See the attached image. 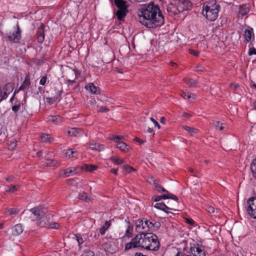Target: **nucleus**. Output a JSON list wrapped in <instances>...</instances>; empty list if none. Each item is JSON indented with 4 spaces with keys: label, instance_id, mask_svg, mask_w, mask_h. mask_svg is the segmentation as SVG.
Returning <instances> with one entry per match:
<instances>
[{
    "label": "nucleus",
    "instance_id": "1",
    "mask_svg": "<svg viewBox=\"0 0 256 256\" xmlns=\"http://www.w3.org/2000/svg\"><path fill=\"white\" fill-rule=\"evenodd\" d=\"M137 12L140 22L147 28H154L164 23V18L160 8L153 2L144 5Z\"/></svg>",
    "mask_w": 256,
    "mask_h": 256
},
{
    "label": "nucleus",
    "instance_id": "2",
    "mask_svg": "<svg viewBox=\"0 0 256 256\" xmlns=\"http://www.w3.org/2000/svg\"><path fill=\"white\" fill-rule=\"evenodd\" d=\"M192 6V3L190 0H170L166 10L170 15L172 16L190 10Z\"/></svg>",
    "mask_w": 256,
    "mask_h": 256
},
{
    "label": "nucleus",
    "instance_id": "3",
    "mask_svg": "<svg viewBox=\"0 0 256 256\" xmlns=\"http://www.w3.org/2000/svg\"><path fill=\"white\" fill-rule=\"evenodd\" d=\"M30 212V215H33V216H30V218L32 220H36L38 226L46 228L49 225L50 217L46 214L42 206L31 208Z\"/></svg>",
    "mask_w": 256,
    "mask_h": 256
},
{
    "label": "nucleus",
    "instance_id": "4",
    "mask_svg": "<svg viewBox=\"0 0 256 256\" xmlns=\"http://www.w3.org/2000/svg\"><path fill=\"white\" fill-rule=\"evenodd\" d=\"M136 230L140 234L150 233L149 232H153L158 229L160 224L152 223L149 220H138L136 223Z\"/></svg>",
    "mask_w": 256,
    "mask_h": 256
},
{
    "label": "nucleus",
    "instance_id": "5",
    "mask_svg": "<svg viewBox=\"0 0 256 256\" xmlns=\"http://www.w3.org/2000/svg\"><path fill=\"white\" fill-rule=\"evenodd\" d=\"M144 249L156 251L159 249L160 242L158 236L153 233L144 234Z\"/></svg>",
    "mask_w": 256,
    "mask_h": 256
},
{
    "label": "nucleus",
    "instance_id": "6",
    "mask_svg": "<svg viewBox=\"0 0 256 256\" xmlns=\"http://www.w3.org/2000/svg\"><path fill=\"white\" fill-rule=\"evenodd\" d=\"M220 8V6L216 4V3L212 6L210 4H204L202 14L208 20L214 21L218 17Z\"/></svg>",
    "mask_w": 256,
    "mask_h": 256
},
{
    "label": "nucleus",
    "instance_id": "7",
    "mask_svg": "<svg viewBox=\"0 0 256 256\" xmlns=\"http://www.w3.org/2000/svg\"><path fill=\"white\" fill-rule=\"evenodd\" d=\"M136 248H141L144 249V234H137L132 240L130 242L125 245V250Z\"/></svg>",
    "mask_w": 256,
    "mask_h": 256
},
{
    "label": "nucleus",
    "instance_id": "8",
    "mask_svg": "<svg viewBox=\"0 0 256 256\" xmlns=\"http://www.w3.org/2000/svg\"><path fill=\"white\" fill-rule=\"evenodd\" d=\"M176 256H206V254L201 248L192 246L190 248V252L188 254H186L184 252L179 251Z\"/></svg>",
    "mask_w": 256,
    "mask_h": 256
},
{
    "label": "nucleus",
    "instance_id": "9",
    "mask_svg": "<svg viewBox=\"0 0 256 256\" xmlns=\"http://www.w3.org/2000/svg\"><path fill=\"white\" fill-rule=\"evenodd\" d=\"M246 210L250 216L256 218V197H251L248 200Z\"/></svg>",
    "mask_w": 256,
    "mask_h": 256
},
{
    "label": "nucleus",
    "instance_id": "10",
    "mask_svg": "<svg viewBox=\"0 0 256 256\" xmlns=\"http://www.w3.org/2000/svg\"><path fill=\"white\" fill-rule=\"evenodd\" d=\"M13 89L14 84L10 82L6 84L3 88L0 86V102L7 98Z\"/></svg>",
    "mask_w": 256,
    "mask_h": 256
},
{
    "label": "nucleus",
    "instance_id": "11",
    "mask_svg": "<svg viewBox=\"0 0 256 256\" xmlns=\"http://www.w3.org/2000/svg\"><path fill=\"white\" fill-rule=\"evenodd\" d=\"M21 30L18 24L16 25V30L12 32H10L8 34V40L14 43L19 42L21 39Z\"/></svg>",
    "mask_w": 256,
    "mask_h": 256
},
{
    "label": "nucleus",
    "instance_id": "12",
    "mask_svg": "<svg viewBox=\"0 0 256 256\" xmlns=\"http://www.w3.org/2000/svg\"><path fill=\"white\" fill-rule=\"evenodd\" d=\"M102 246L104 250L110 254H114L118 250L116 240L107 242L103 244Z\"/></svg>",
    "mask_w": 256,
    "mask_h": 256
},
{
    "label": "nucleus",
    "instance_id": "13",
    "mask_svg": "<svg viewBox=\"0 0 256 256\" xmlns=\"http://www.w3.org/2000/svg\"><path fill=\"white\" fill-rule=\"evenodd\" d=\"M123 137V136H112L111 139L114 140L116 142V147L120 150L127 152L128 150L130 147L125 142L120 141V140Z\"/></svg>",
    "mask_w": 256,
    "mask_h": 256
},
{
    "label": "nucleus",
    "instance_id": "14",
    "mask_svg": "<svg viewBox=\"0 0 256 256\" xmlns=\"http://www.w3.org/2000/svg\"><path fill=\"white\" fill-rule=\"evenodd\" d=\"M238 17L242 18L246 15L250 10V6L248 4H244L239 6Z\"/></svg>",
    "mask_w": 256,
    "mask_h": 256
},
{
    "label": "nucleus",
    "instance_id": "15",
    "mask_svg": "<svg viewBox=\"0 0 256 256\" xmlns=\"http://www.w3.org/2000/svg\"><path fill=\"white\" fill-rule=\"evenodd\" d=\"M170 198L174 200L176 202H178V198L176 196L172 194H164L162 196H152V199L155 202H158L160 200L162 199H168Z\"/></svg>",
    "mask_w": 256,
    "mask_h": 256
},
{
    "label": "nucleus",
    "instance_id": "16",
    "mask_svg": "<svg viewBox=\"0 0 256 256\" xmlns=\"http://www.w3.org/2000/svg\"><path fill=\"white\" fill-rule=\"evenodd\" d=\"M44 39V26L42 24L41 26L38 28L37 30V40L38 42L42 43Z\"/></svg>",
    "mask_w": 256,
    "mask_h": 256
},
{
    "label": "nucleus",
    "instance_id": "17",
    "mask_svg": "<svg viewBox=\"0 0 256 256\" xmlns=\"http://www.w3.org/2000/svg\"><path fill=\"white\" fill-rule=\"evenodd\" d=\"M168 204H169L170 206H166L164 203L158 202L155 204L154 207L157 209L162 210L166 213H168V210H172L174 208H172L173 206L170 204H168Z\"/></svg>",
    "mask_w": 256,
    "mask_h": 256
},
{
    "label": "nucleus",
    "instance_id": "18",
    "mask_svg": "<svg viewBox=\"0 0 256 256\" xmlns=\"http://www.w3.org/2000/svg\"><path fill=\"white\" fill-rule=\"evenodd\" d=\"M24 231L22 224H17L12 228V233L13 236H16L21 234Z\"/></svg>",
    "mask_w": 256,
    "mask_h": 256
},
{
    "label": "nucleus",
    "instance_id": "19",
    "mask_svg": "<svg viewBox=\"0 0 256 256\" xmlns=\"http://www.w3.org/2000/svg\"><path fill=\"white\" fill-rule=\"evenodd\" d=\"M76 167H72L62 170L60 172V176L62 177H68L76 170Z\"/></svg>",
    "mask_w": 256,
    "mask_h": 256
},
{
    "label": "nucleus",
    "instance_id": "20",
    "mask_svg": "<svg viewBox=\"0 0 256 256\" xmlns=\"http://www.w3.org/2000/svg\"><path fill=\"white\" fill-rule=\"evenodd\" d=\"M87 90H88L92 94H100V89L96 86L93 83L89 84L86 86Z\"/></svg>",
    "mask_w": 256,
    "mask_h": 256
},
{
    "label": "nucleus",
    "instance_id": "21",
    "mask_svg": "<svg viewBox=\"0 0 256 256\" xmlns=\"http://www.w3.org/2000/svg\"><path fill=\"white\" fill-rule=\"evenodd\" d=\"M62 90H57L56 95L52 98H46V102L49 104H54L61 96Z\"/></svg>",
    "mask_w": 256,
    "mask_h": 256
},
{
    "label": "nucleus",
    "instance_id": "22",
    "mask_svg": "<svg viewBox=\"0 0 256 256\" xmlns=\"http://www.w3.org/2000/svg\"><path fill=\"white\" fill-rule=\"evenodd\" d=\"M254 36L253 30L252 28L246 29L244 31V37L245 40L247 42H250L251 40L252 37Z\"/></svg>",
    "mask_w": 256,
    "mask_h": 256
},
{
    "label": "nucleus",
    "instance_id": "23",
    "mask_svg": "<svg viewBox=\"0 0 256 256\" xmlns=\"http://www.w3.org/2000/svg\"><path fill=\"white\" fill-rule=\"evenodd\" d=\"M82 132L79 128H72L68 132V134L71 136L78 137L82 136Z\"/></svg>",
    "mask_w": 256,
    "mask_h": 256
},
{
    "label": "nucleus",
    "instance_id": "24",
    "mask_svg": "<svg viewBox=\"0 0 256 256\" xmlns=\"http://www.w3.org/2000/svg\"><path fill=\"white\" fill-rule=\"evenodd\" d=\"M128 12V8H122V10H118L116 12V15L118 17V20L120 21L123 20L124 18L126 16Z\"/></svg>",
    "mask_w": 256,
    "mask_h": 256
},
{
    "label": "nucleus",
    "instance_id": "25",
    "mask_svg": "<svg viewBox=\"0 0 256 256\" xmlns=\"http://www.w3.org/2000/svg\"><path fill=\"white\" fill-rule=\"evenodd\" d=\"M40 140L42 142H51L54 140V138L50 134H42L40 136Z\"/></svg>",
    "mask_w": 256,
    "mask_h": 256
},
{
    "label": "nucleus",
    "instance_id": "26",
    "mask_svg": "<svg viewBox=\"0 0 256 256\" xmlns=\"http://www.w3.org/2000/svg\"><path fill=\"white\" fill-rule=\"evenodd\" d=\"M30 84V76L29 75H27L24 79L22 86L20 87L18 90H24L29 86Z\"/></svg>",
    "mask_w": 256,
    "mask_h": 256
},
{
    "label": "nucleus",
    "instance_id": "27",
    "mask_svg": "<svg viewBox=\"0 0 256 256\" xmlns=\"http://www.w3.org/2000/svg\"><path fill=\"white\" fill-rule=\"evenodd\" d=\"M98 168L97 166L92 164H85L81 167V169L86 172H92Z\"/></svg>",
    "mask_w": 256,
    "mask_h": 256
},
{
    "label": "nucleus",
    "instance_id": "28",
    "mask_svg": "<svg viewBox=\"0 0 256 256\" xmlns=\"http://www.w3.org/2000/svg\"><path fill=\"white\" fill-rule=\"evenodd\" d=\"M125 222L128 224V228H126L125 236L128 238L131 236L133 232V225L130 222V221L125 220Z\"/></svg>",
    "mask_w": 256,
    "mask_h": 256
},
{
    "label": "nucleus",
    "instance_id": "29",
    "mask_svg": "<svg viewBox=\"0 0 256 256\" xmlns=\"http://www.w3.org/2000/svg\"><path fill=\"white\" fill-rule=\"evenodd\" d=\"M90 148L92 150L100 152L104 150V146L98 143H92L90 145Z\"/></svg>",
    "mask_w": 256,
    "mask_h": 256
},
{
    "label": "nucleus",
    "instance_id": "30",
    "mask_svg": "<svg viewBox=\"0 0 256 256\" xmlns=\"http://www.w3.org/2000/svg\"><path fill=\"white\" fill-rule=\"evenodd\" d=\"M111 226L110 220L106 221L104 224L100 228V232L102 236L105 234L106 232Z\"/></svg>",
    "mask_w": 256,
    "mask_h": 256
},
{
    "label": "nucleus",
    "instance_id": "31",
    "mask_svg": "<svg viewBox=\"0 0 256 256\" xmlns=\"http://www.w3.org/2000/svg\"><path fill=\"white\" fill-rule=\"evenodd\" d=\"M116 6L118 8V10H122V8H128L126 3L123 0H114Z\"/></svg>",
    "mask_w": 256,
    "mask_h": 256
},
{
    "label": "nucleus",
    "instance_id": "32",
    "mask_svg": "<svg viewBox=\"0 0 256 256\" xmlns=\"http://www.w3.org/2000/svg\"><path fill=\"white\" fill-rule=\"evenodd\" d=\"M184 81L189 86L192 87H194L197 84V82L192 78H184Z\"/></svg>",
    "mask_w": 256,
    "mask_h": 256
},
{
    "label": "nucleus",
    "instance_id": "33",
    "mask_svg": "<svg viewBox=\"0 0 256 256\" xmlns=\"http://www.w3.org/2000/svg\"><path fill=\"white\" fill-rule=\"evenodd\" d=\"M20 188L18 184L17 185H10L8 186V188L6 190V192H14L17 191Z\"/></svg>",
    "mask_w": 256,
    "mask_h": 256
},
{
    "label": "nucleus",
    "instance_id": "34",
    "mask_svg": "<svg viewBox=\"0 0 256 256\" xmlns=\"http://www.w3.org/2000/svg\"><path fill=\"white\" fill-rule=\"evenodd\" d=\"M44 165L48 166H58V162L55 160L48 159Z\"/></svg>",
    "mask_w": 256,
    "mask_h": 256
},
{
    "label": "nucleus",
    "instance_id": "35",
    "mask_svg": "<svg viewBox=\"0 0 256 256\" xmlns=\"http://www.w3.org/2000/svg\"><path fill=\"white\" fill-rule=\"evenodd\" d=\"M78 198L82 200H84L86 202H88L90 200V197L88 196V194L85 192L80 194L78 196Z\"/></svg>",
    "mask_w": 256,
    "mask_h": 256
},
{
    "label": "nucleus",
    "instance_id": "36",
    "mask_svg": "<svg viewBox=\"0 0 256 256\" xmlns=\"http://www.w3.org/2000/svg\"><path fill=\"white\" fill-rule=\"evenodd\" d=\"M250 169L254 177L256 178V158L252 160L250 165Z\"/></svg>",
    "mask_w": 256,
    "mask_h": 256
},
{
    "label": "nucleus",
    "instance_id": "37",
    "mask_svg": "<svg viewBox=\"0 0 256 256\" xmlns=\"http://www.w3.org/2000/svg\"><path fill=\"white\" fill-rule=\"evenodd\" d=\"M182 128L189 132L191 135H192L194 134L197 133L198 132V130L196 128H190L188 126H182Z\"/></svg>",
    "mask_w": 256,
    "mask_h": 256
},
{
    "label": "nucleus",
    "instance_id": "38",
    "mask_svg": "<svg viewBox=\"0 0 256 256\" xmlns=\"http://www.w3.org/2000/svg\"><path fill=\"white\" fill-rule=\"evenodd\" d=\"M223 123H222L220 121H216L214 123V125L216 130H224V127L223 126Z\"/></svg>",
    "mask_w": 256,
    "mask_h": 256
},
{
    "label": "nucleus",
    "instance_id": "39",
    "mask_svg": "<svg viewBox=\"0 0 256 256\" xmlns=\"http://www.w3.org/2000/svg\"><path fill=\"white\" fill-rule=\"evenodd\" d=\"M110 159L112 160L116 164L120 165L124 163V161L122 158H116L114 156H112Z\"/></svg>",
    "mask_w": 256,
    "mask_h": 256
},
{
    "label": "nucleus",
    "instance_id": "40",
    "mask_svg": "<svg viewBox=\"0 0 256 256\" xmlns=\"http://www.w3.org/2000/svg\"><path fill=\"white\" fill-rule=\"evenodd\" d=\"M20 210L18 208H10L7 210V212L9 215L18 214Z\"/></svg>",
    "mask_w": 256,
    "mask_h": 256
},
{
    "label": "nucleus",
    "instance_id": "41",
    "mask_svg": "<svg viewBox=\"0 0 256 256\" xmlns=\"http://www.w3.org/2000/svg\"><path fill=\"white\" fill-rule=\"evenodd\" d=\"M59 116H50L48 117V119L49 122H56L58 119H60Z\"/></svg>",
    "mask_w": 256,
    "mask_h": 256
},
{
    "label": "nucleus",
    "instance_id": "42",
    "mask_svg": "<svg viewBox=\"0 0 256 256\" xmlns=\"http://www.w3.org/2000/svg\"><path fill=\"white\" fill-rule=\"evenodd\" d=\"M20 106V102L19 101H16L14 105L12 106V109L16 112L18 110Z\"/></svg>",
    "mask_w": 256,
    "mask_h": 256
},
{
    "label": "nucleus",
    "instance_id": "43",
    "mask_svg": "<svg viewBox=\"0 0 256 256\" xmlns=\"http://www.w3.org/2000/svg\"><path fill=\"white\" fill-rule=\"evenodd\" d=\"M122 168L128 172H131L132 171H136V170L131 166L128 165H124L122 166Z\"/></svg>",
    "mask_w": 256,
    "mask_h": 256
},
{
    "label": "nucleus",
    "instance_id": "44",
    "mask_svg": "<svg viewBox=\"0 0 256 256\" xmlns=\"http://www.w3.org/2000/svg\"><path fill=\"white\" fill-rule=\"evenodd\" d=\"M192 96H194V95L189 92H184L182 94V96L186 99L190 98Z\"/></svg>",
    "mask_w": 256,
    "mask_h": 256
},
{
    "label": "nucleus",
    "instance_id": "45",
    "mask_svg": "<svg viewBox=\"0 0 256 256\" xmlns=\"http://www.w3.org/2000/svg\"><path fill=\"white\" fill-rule=\"evenodd\" d=\"M75 236L76 238V240L78 244V246H80V245L84 242L83 238L81 236L80 234H77L75 235Z\"/></svg>",
    "mask_w": 256,
    "mask_h": 256
},
{
    "label": "nucleus",
    "instance_id": "46",
    "mask_svg": "<svg viewBox=\"0 0 256 256\" xmlns=\"http://www.w3.org/2000/svg\"><path fill=\"white\" fill-rule=\"evenodd\" d=\"M74 151L72 149H68L67 150L66 152V156H68L69 158H71L74 157L73 154H74Z\"/></svg>",
    "mask_w": 256,
    "mask_h": 256
},
{
    "label": "nucleus",
    "instance_id": "47",
    "mask_svg": "<svg viewBox=\"0 0 256 256\" xmlns=\"http://www.w3.org/2000/svg\"><path fill=\"white\" fill-rule=\"evenodd\" d=\"M59 224L56 222L50 223L49 222V225L46 228H59Z\"/></svg>",
    "mask_w": 256,
    "mask_h": 256
},
{
    "label": "nucleus",
    "instance_id": "48",
    "mask_svg": "<svg viewBox=\"0 0 256 256\" xmlns=\"http://www.w3.org/2000/svg\"><path fill=\"white\" fill-rule=\"evenodd\" d=\"M81 256H95V255L92 251L88 250L82 254Z\"/></svg>",
    "mask_w": 256,
    "mask_h": 256
},
{
    "label": "nucleus",
    "instance_id": "49",
    "mask_svg": "<svg viewBox=\"0 0 256 256\" xmlns=\"http://www.w3.org/2000/svg\"><path fill=\"white\" fill-rule=\"evenodd\" d=\"M46 80H47V77L46 76H43L40 80V84H41V85H44L46 82Z\"/></svg>",
    "mask_w": 256,
    "mask_h": 256
},
{
    "label": "nucleus",
    "instance_id": "50",
    "mask_svg": "<svg viewBox=\"0 0 256 256\" xmlns=\"http://www.w3.org/2000/svg\"><path fill=\"white\" fill-rule=\"evenodd\" d=\"M150 180L152 181V184L154 186V188H156V186H159L158 180L153 176H150Z\"/></svg>",
    "mask_w": 256,
    "mask_h": 256
},
{
    "label": "nucleus",
    "instance_id": "51",
    "mask_svg": "<svg viewBox=\"0 0 256 256\" xmlns=\"http://www.w3.org/2000/svg\"><path fill=\"white\" fill-rule=\"evenodd\" d=\"M248 54L250 56L256 54V49L254 47L250 48L248 52Z\"/></svg>",
    "mask_w": 256,
    "mask_h": 256
},
{
    "label": "nucleus",
    "instance_id": "52",
    "mask_svg": "<svg viewBox=\"0 0 256 256\" xmlns=\"http://www.w3.org/2000/svg\"><path fill=\"white\" fill-rule=\"evenodd\" d=\"M189 52L190 54L198 56L199 54V52L194 50H189Z\"/></svg>",
    "mask_w": 256,
    "mask_h": 256
},
{
    "label": "nucleus",
    "instance_id": "53",
    "mask_svg": "<svg viewBox=\"0 0 256 256\" xmlns=\"http://www.w3.org/2000/svg\"><path fill=\"white\" fill-rule=\"evenodd\" d=\"M150 120L154 124L158 127V129L160 128V125L158 124V122L156 120H155L153 118H150Z\"/></svg>",
    "mask_w": 256,
    "mask_h": 256
},
{
    "label": "nucleus",
    "instance_id": "54",
    "mask_svg": "<svg viewBox=\"0 0 256 256\" xmlns=\"http://www.w3.org/2000/svg\"><path fill=\"white\" fill-rule=\"evenodd\" d=\"M206 210L210 213H213L214 212V208L212 206H208L206 208Z\"/></svg>",
    "mask_w": 256,
    "mask_h": 256
},
{
    "label": "nucleus",
    "instance_id": "55",
    "mask_svg": "<svg viewBox=\"0 0 256 256\" xmlns=\"http://www.w3.org/2000/svg\"><path fill=\"white\" fill-rule=\"evenodd\" d=\"M16 140H13L12 142H10V148H13L16 147Z\"/></svg>",
    "mask_w": 256,
    "mask_h": 256
},
{
    "label": "nucleus",
    "instance_id": "56",
    "mask_svg": "<svg viewBox=\"0 0 256 256\" xmlns=\"http://www.w3.org/2000/svg\"><path fill=\"white\" fill-rule=\"evenodd\" d=\"M186 222L190 225H194V222L192 219H189V218H186Z\"/></svg>",
    "mask_w": 256,
    "mask_h": 256
},
{
    "label": "nucleus",
    "instance_id": "57",
    "mask_svg": "<svg viewBox=\"0 0 256 256\" xmlns=\"http://www.w3.org/2000/svg\"><path fill=\"white\" fill-rule=\"evenodd\" d=\"M109 110L108 108H105L104 106H102L100 108V109L98 110L100 112H107Z\"/></svg>",
    "mask_w": 256,
    "mask_h": 256
},
{
    "label": "nucleus",
    "instance_id": "58",
    "mask_svg": "<svg viewBox=\"0 0 256 256\" xmlns=\"http://www.w3.org/2000/svg\"><path fill=\"white\" fill-rule=\"evenodd\" d=\"M14 178V176H10L6 178V180L8 182H12Z\"/></svg>",
    "mask_w": 256,
    "mask_h": 256
},
{
    "label": "nucleus",
    "instance_id": "59",
    "mask_svg": "<svg viewBox=\"0 0 256 256\" xmlns=\"http://www.w3.org/2000/svg\"><path fill=\"white\" fill-rule=\"evenodd\" d=\"M230 87L234 90H236L238 87V85L235 84H231L230 85Z\"/></svg>",
    "mask_w": 256,
    "mask_h": 256
},
{
    "label": "nucleus",
    "instance_id": "60",
    "mask_svg": "<svg viewBox=\"0 0 256 256\" xmlns=\"http://www.w3.org/2000/svg\"><path fill=\"white\" fill-rule=\"evenodd\" d=\"M135 140L140 144H144V140H142L138 138H135Z\"/></svg>",
    "mask_w": 256,
    "mask_h": 256
},
{
    "label": "nucleus",
    "instance_id": "61",
    "mask_svg": "<svg viewBox=\"0 0 256 256\" xmlns=\"http://www.w3.org/2000/svg\"><path fill=\"white\" fill-rule=\"evenodd\" d=\"M182 116L190 118L192 116V115L190 114L184 112L182 114Z\"/></svg>",
    "mask_w": 256,
    "mask_h": 256
},
{
    "label": "nucleus",
    "instance_id": "62",
    "mask_svg": "<svg viewBox=\"0 0 256 256\" xmlns=\"http://www.w3.org/2000/svg\"><path fill=\"white\" fill-rule=\"evenodd\" d=\"M160 122L162 124H165V118L164 117H162L160 118Z\"/></svg>",
    "mask_w": 256,
    "mask_h": 256
},
{
    "label": "nucleus",
    "instance_id": "63",
    "mask_svg": "<svg viewBox=\"0 0 256 256\" xmlns=\"http://www.w3.org/2000/svg\"><path fill=\"white\" fill-rule=\"evenodd\" d=\"M161 192H166L165 194H170L165 188H162L161 189Z\"/></svg>",
    "mask_w": 256,
    "mask_h": 256
},
{
    "label": "nucleus",
    "instance_id": "64",
    "mask_svg": "<svg viewBox=\"0 0 256 256\" xmlns=\"http://www.w3.org/2000/svg\"><path fill=\"white\" fill-rule=\"evenodd\" d=\"M197 70L202 71L204 68L200 66H198L196 68Z\"/></svg>",
    "mask_w": 256,
    "mask_h": 256
}]
</instances>
